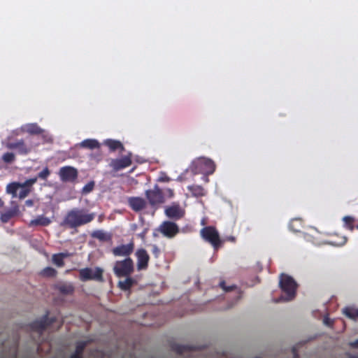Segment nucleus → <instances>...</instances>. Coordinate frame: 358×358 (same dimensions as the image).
Segmentation results:
<instances>
[{"instance_id":"obj_8","label":"nucleus","mask_w":358,"mask_h":358,"mask_svg":"<svg viewBox=\"0 0 358 358\" xmlns=\"http://www.w3.org/2000/svg\"><path fill=\"white\" fill-rule=\"evenodd\" d=\"M165 215L172 220H180L185 215V210L178 203H172L165 208Z\"/></svg>"},{"instance_id":"obj_38","label":"nucleus","mask_w":358,"mask_h":358,"mask_svg":"<svg viewBox=\"0 0 358 358\" xmlns=\"http://www.w3.org/2000/svg\"><path fill=\"white\" fill-rule=\"evenodd\" d=\"M25 205L27 207H32L34 206V201L29 199L25 201Z\"/></svg>"},{"instance_id":"obj_22","label":"nucleus","mask_w":358,"mask_h":358,"mask_svg":"<svg viewBox=\"0 0 358 358\" xmlns=\"http://www.w3.org/2000/svg\"><path fill=\"white\" fill-rule=\"evenodd\" d=\"M104 145H106L111 152L120 150V152L124 150L122 143L116 140L107 139L104 141Z\"/></svg>"},{"instance_id":"obj_17","label":"nucleus","mask_w":358,"mask_h":358,"mask_svg":"<svg viewBox=\"0 0 358 358\" xmlns=\"http://www.w3.org/2000/svg\"><path fill=\"white\" fill-rule=\"evenodd\" d=\"M8 148L16 150L20 155H27L31 151V148H28L23 140L10 142L7 145Z\"/></svg>"},{"instance_id":"obj_13","label":"nucleus","mask_w":358,"mask_h":358,"mask_svg":"<svg viewBox=\"0 0 358 358\" xmlns=\"http://www.w3.org/2000/svg\"><path fill=\"white\" fill-rule=\"evenodd\" d=\"M131 164V154L129 153L120 159H115L111 161L110 166L113 170L117 171L129 166Z\"/></svg>"},{"instance_id":"obj_34","label":"nucleus","mask_w":358,"mask_h":358,"mask_svg":"<svg viewBox=\"0 0 358 358\" xmlns=\"http://www.w3.org/2000/svg\"><path fill=\"white\" fill-rule=\"evenodd\" d=\"M94 186V182H90L87 185H85L83 188V192L85 194L90 193L92 191Z\"/></svg>"},{"instance_id":"obj_39","label":"nucleus","mask_w":358,"mask_h":358,"mask_svg":"<svg viewBox=\"0 0 358 358\" xmlns=\"http://www.w3.org/2000/svg\"><path fill=\"white\" fill-rule=\"evenodd\" d=\"M159 181L161 182H169L170 181V178L169 176H164V177H161L159 178Z\"/></svg>"},{"instance_id":"obj_19","label":"nucleus","mask_w":358,"mask_h":358,"mask_svg":"<svg viewBox=\"0 0 358 358\" xmlns=\"http://www.w3.org/2000/svg\"><path fill=\"white\" fill-rule=\"evenodd\" d=\"M71 257V253L69 252H61L60 253H55L52 256V262L57 267L62 268L64 266V259Z\"/></svg>"},{"instance_id":"obj_31","label":"nucleus","mask_w":358,"mask_h":358,"mask_svg":"<svg viewBox=\"0 0 358 358\" xmlns=\"http://www.w3.org/2000/svg\"><path fill=\"white\" fill-rule=\"evenodd\" d=\"M343 313L350 319L355 320L358 317V309L346 307L343 309Z\"/></svg>"},{"instance_id":"obj_30","label":"nucleus","mask_w":358,"mask_h":358,"mask_svg":"<svg viewBox=\"0 0 358 358\" xmlns=\"http://www.w3.org/2000/svg\"><path fill=\"white\" fill-rule=\"evenodd\" d=\"M16 215L15 210H9L1 215V221L3 223H8Z\"/></svg>"},{"instance_id":"obj_6","label":"nucleus","mask_w":358,"mask_h":358,"mask_svg":"<svg viewBox=\"0 0 358 358\" xmlns=\"http://www.w3.org/2000/svg\"><path fill=\"white\" fill-rule=\"evenodd\" d=\"M201 236L204 241L213 246L214 250L221 248L223 241L220 238V234L215 227L209 226L204 227L201 231Z\"/></svg>"},{"instance_id":"obj_23","label":"nucleus","mask_w":358,"mask_h":358,"mask_svg":"<svg viewBox=\"0 0 358 358\" xmlns=\"http://www.w3.org/2000/svg\"><path fill=\"white\" fill-rule=\"evenodd\" d=\"M187 189L192 193V194L196 197L203 196L206 195V190L201 185H190L187 187Z\"/></svg>"},{"instance_id":"obj_20","label":"nucleus","mask_w":358,"mask_h":358,"mask_svg":"<svg viewBox=\"0 0 358 358\" xmlns=\"http://www.w3.org/2000/svg\"><path fill=\"white\" fill-rule=\"evenodd\" d=\"M51 220L44 215H38L29 223V227H48L51 224Z\"/></svg>"},{"instance_id":"obj_49","label":"nucleus","mask_w":358,"mask_h":358,"mask_svg":"<svg viewBox=\"0 0 358 358\" xmlns=\"http://www.w3.org/2000/svg\"><path fill=\"white\" fill-rule=\"evenodd\" d=\"M257 358H259V357H257Z\"/></svg>"},{"instance_id":"obj_48","label":"nucleus","mask_w":358,"mask_h":358,"mask_svg":"<svg viewBox=\"0 0 358 358\" xmlns=\"http://www.w3.org/2000/svg\"><path fill=\"white\" fill-rule=\"evenodd\" d=\"M356 229L358 230V224L356 226Z\"/></svg>"},{"instance_id":"obj_5","label":"nucleus","mask_w":358,"mask_h":358,"mask_svg":"<svg viewBox=\"0 0 358 358\" xmlns=\"http://www.w3.org/2000/svg\"><path fill=\"white\" fill-rule=\"evenodd\" d=\"M134 270V262L131 257H125L122 260H117L113 267L115 275L118 278L130 275Z\"/></svg>"},{"instance_id":"obj_40","label":"nucleus","mask_w":358,"mask_h":358,"mask_svg":"<svg viewBox=\"0 0 358 358\" xmlns=\"http://www.w3.org/2000/svg\"><path fill=\"white\" fill-rule=\"evenodd\" d=\"M153 252L155 255H157V253L159 252V249L157 248V246L153 248Z\"/></svg>"},{"instance_id":"obj_2","label":"nucleus","mask_w":358,"mask_h":358,"mask_svg":"<svg viewBox=\"0 0 358 358\" xmlns=\"http://www.w3.org/2000/svg\"><path fill=\"white\" fill-rule=\"evenodd\" d=\"M37 178L27 180L24 182H11L6 187L7 193L12 195L13 198L18 197L24 199L31 192V187L36 182Z\"/></svg>"},{"instance_id":"obj_12","label":"nucleus","mask_w":358,"mask_h":358,"mask_svg":"<svg viewBox=\"0 0 358 358\" xmlns=\"http://www.w3.org/2000/svg\"><path fill=\"white\" fill-rule=\"evenodd\" d=\"M138 271L145 270L148 266L149 255L144 249H137L135 252Z\"/></svg>"},{"instance_id":"obj_25","label":"nucleus","mask_w":358,"mask_h":358,"mask_svg":"<svg viewBox=\"0 0 358 358\" xmlns=\"http://www.w3.org/2000/svg\"><path fill=\"white\" fill-rule=\"evenodd\" d=\"M80 146L84 148L93 150L99 148V142L95 139H85L80 143Z\"/></svg>"},{"instance_id":"obj_32","label":"nucleus","mask_w":358,"mask_h":358,"mask_svg":"<svg viewBox=\"0 0 358 358\" xmlns=\"http://www.w3.org/2000/svg\"><path fill=\"white\" fill-rule=\"evenodd\" d=\"M4 162L10 164L15 160V155L13 152H6L2 156Z\"/></svg>"},{"instance_id":"obj_3","label":"nucleus","mask_w":358,"mask_h":358,"mask_svg":"<svg viewBox=\"0 0 358 358\" xmlns=\"http://www.w3.org/2000/svg\"><path fill=\"white\" fill-rule=\"evenodd\" d=\"M279 285L282 291L286 294L285 301L292 300L295 297L298 285L292 276L282 273Z\"/></svg>"},{"instance_id":"obj_10","label":"nucleus","mask_w":358,"mask_h":358,"mask_svg":"<svg viewBox=\"0 0 358 358\" xmlns=\"http://www.w3.org/2000/svg\"><path fill=\"white\" fill-rule=\"evenodd\" d=\"M159 233L168 238H173L180 232V228L171 221H165L159 225Z\"/></svg>"},{"instance_id":"obj_21","label":"nucleus","mask_w":358,"mask_h":358,"mask_svg":"<svg viewBox=\"0 0 358 358\" xmlns=\"http://www.w3.org/2000/svg\"><path fill=\"white\" fill-rule=\"evenodd\" d=\"M124 277L125 278L124 280L118 281L117 286L120 289L127 291L130 289V288L136 283V280L133 278L130 277V275Z\"/></svg>"},{"instance_id":"obj_35","label":"nucleus","mask_w":358,"mask_h":358,"mask_svg":"<svg viewBox=\"0 0 358 358\" xmlns=\"http://www.w3.org/2000/svg\"><path fill=\"white\" fill-rule=\"evenodd\" d=\"M220 286L226 292L231 291L236 287V286L235 285H232L231 286H227L224 280H222L220 282Z\"/></svg>"},{"instance_id":"obj_11","label":"nucleus","mask_w":358,"mask_h":358,"mask_svg":"<svg viewBox=\"0 0 358 358\" xmlns=\"http://www.w3.org/2000/svg\"><path fill=\"white\" fill-rule=\"evenodd\" d=\"M134 248V243L133 241L129 242L125 245H118L113 248L111 252L114 257H124L125 258H130L129 256L132 254Z\"/></svg>"},{"instance_id":"obj_1","label":"nucleus","mask_w":358,"mask_h":358,"mask_svg":"<svg viewBox=\"0 0 358 358\" xmlns=\"http://www.w3.org/2000/svg\"><path fill=\"white\" fill-rule=\"evenodd\" d=\"M95 215V213H88L84 209L73 208L67 213L63 224L71 229H76L90 223Z\"/></svg>"},{"instance_id":"obj_47","label":"nucleus","mask_w":358,"mask_h":358,"mask_svg":"<svg viewBox=\"0 0 358 358\" xmlns=\"http://www.w3.org/2000/svg\"><path fill=\"white\" fill-rule=\"evenodd\" d=\"M206 181L208 182V178L207 177H206Z\"/></svg>"},{"instance_id":"obj_26","label":"nucleus","mask_w":358,"mask_h":358,"mask_svg":"<svg viewBox=\"0 0 358 358\" xmlns=\"http://www.w3.org/2000/svg\"><path fill=\"white\" fill-rule=\"evenodd\" d=\"M194 348L192 346L181 344H173L172 345V350L178 354H183L186 352L191 351Z\"/></svg>"},{"instance_id":"obj_27","label":"nucleus","mask_w":358,"mask_h":358,"mask_svg":"<svg viewBox=\"0 0 358 358\" xmlns=\"http://www.w3.org/2000/svg\"><path fill=\"white\" fill-rule=\"evenodd\" d=\"M86 346L85 341L78 342L76 347V351L72 354L70 358H82L83 350Z\"/></svg>"},{"instance_id":"obj_4","label":"nucleus","mask_w":358,"mask_h":358,"mask_svg":"<svg viewBox=\"0 0 358 358\" xmlns=\"http://www.w3.org/2000/svg\"><path fill=\"white\" fill-rule=\"evenodd\" d=\"M145 196L150 207L155 211L166 201L163 191L155 185L151 189L145 192Z\"/></svg>"},{"instance_id":"obj_33","label":"nucleus","mask_w":358,"mask_h":358,"mask_svg":"<svg viewBox=\"0 0 358 358\" xmlns=\"http://www.w3.org/2000/svg\"><path fill=\"white\" fill-rule=\"evenodd\" d=\"M50 172L48 169V167H45L42 171H41L38 174V178H41L42 180H46L47 178L49 176Z\"/></svg>"},{"instance_id":"obj_36","label":"nucleus","mask_w":358,"mask_h":358,"mask_svg":"<svg viewBox=\"0 0 358 358\" xmlns=\"http://www.w3.org/2000/svg\"><path fill=\"white\" fill-rule=\"evenodd\" d=\"M28 131L34 134H39L41 133V129L37 125H31L29 127Z\"/></svg>"},{"instance_id":"obj_43","label":"nucleus","mask_w":358,"mask_h":358,"mask_svg":"<svg viewBox=\"0 0 358 358\" xmlns=\"http://www.w3.org/2000/svg\"><path fill=\"white\" fill-rule=\"evenodd\" d=\"M346 238H343V241L340 244H345L346 243Z\"/></svg>"},{"instance_id":"obj_46","label":"nucleus","mask_w":358,"mask_h":358,"mask_svg":"<svg viewBox=\"0 0 358 358\" xmlns=\"http://www.w3.org/2000/svg\"><path fill=\"white\" fill-rule=\"evenodd\" d=\"M3 201L0 199V208L3 206Z\"/></svg>"},{"instance_id":"obj_28","label":"nucleus","mask_w":358,"mask_h":358,"mask_svg":"<svg viewBox=\"0 0 358 358\" xmlns=\"http://www.w3.org/2000/svg\"><path fill=\"white\" fill-rule=\"evenodd\" d=\"M343 222L344 228L349 230L350 231H352L355 228H356V227L354 225L355 220L351 216H345L343 218Z\"/></svg>"},{"instance_id":"obj_7","label":"nucleus","mask_w":358,"mask_h":358,"mask_svg":"<svg viewBox=\"0 0 358 358\" xmlns=\"http://www.w3.org/2000/svg\"><path fill=\"white\" fill-rule=\"evenodd\" d=\"M79 278L82 281L89 280H95L97 281H103V269L100 267H96L94 271L90 267H85L79 270Z\"/></svg>"},{"instance_id":"obj_16","label":"nucleus","mask_w":358,"mask_h":358,"mask_svg":"<svg viewBox=\"0 0 358 358\" xmlns=\"http://www.w3.org/2000/svg\"><path fill=\"white\" fill-rule=\"evenodd\" d=\"M198 164L207 175H212L215 171V164L210 159H200L198 162Z\"/></svg>"},{"instance_id":"obj_15","label":"nucleus","mask_w":358,"mask_h":358,"mask_svg":"<svg viewBox=\"0 0 358 358\" xmlns=\"http://www.w3.org/2000/svg\"><path fill=\"white\" fill-rule=\"evenodd\" d=\"M52 319L49 320L48 315H45L40 320H35L30 324V327L32 330L41 333L44 331L51 323Z\"/></svg>"},{"instance_id":"obj_45","label":"nucleus","mask_w":358,"mask_h":358,"mask_svg":"<svg viewBox=\"0 0 358 358\" xmlns=\"http://www.w3.org/2000/svg\"><path fill=\"white\" fill-rule=\"evenodd\" d=\"M350 358H358V355H352Z\"/></svg>"},{"instance_id":"obj_24","label":"nucleus","mask_w":358,"mask_h":358,"mask_svg":"<svg viewBox=\"0 0 358 358\" xmlns=\"http://www.w3.org/2000/svg\"><path fill=\"white\" fill-rule=\"evenodd\" d=\"M91 237L97 239L101 242H106L110 240V236L101 230H96L91 234Z\"/></svg>"},{"instance_id":"obj_18","label":"nucleus","mask_w":358,"mask_h":358,"mask_svg":"<svg viewBox=\"0 0 358 358\" xmlns=\"http://www.w3.org/2000/svg\"><path fill=\"white\" fill-rule=\"evenodd\" d=\"M55 289L64 295L72 294L75 291L73 284L70 282H59L55 284Z\"/></svg>"},{"instance_id":"obj_9","label":"nucleus","mask_w":358,"mask_h":358,"mask_svg":"<svg viewBox=\"0 0 358 358\" xmlns=\"http://www.w3.org/2000/svg\"><path fill=\"white\" fill-rule=\"evenodd\" d=\"M59 176L63 182H73L78 178V171L72 166H63L59 171Z\"/></svg>"},{"instance_id":"obj_29","label":"nucleus","mask_w":358,"mask_h":358,"mask_svg":"<svg viewBox=\"0 0 358 358\" xmlns=\"http://www.w3.org/2000/svg\"><path fill=\"white\" fill-rule=\"evenodd\" d=\"M57 274V271L53 267H45L40 271V275L43 277L52 278Z\"/></svg>"},{"instance_id":"obj_44","label":"nucleus","mask_w":358,"mask_h":358,"mask_svg":"<svg viewBox=\"0 0 358 358\" xmlns=\"http://www.w3.org/2000/svg\"><path fill=\"white\" fill-rule=\"evenodd\" d=\"M281 299H284V297L282 296H280L279 299L276 300V302H278Z\"/></svg>"},{"instance_id":"obj_14","label":"nucleus","mask_w":358,"mask_h":358,"mask_svg":"<svg viewBox=\"0 0 358 358\" xmlns=\"http://www.w3.org/2000/svg\"><path fill=\"white\" fill-rule=\"evenodd\" d=\"M127 202L129 208L136 213L141 212L147 206L146 201L141 197H129Z\"/></svg>"},{"instance_id":"obj_41","label":"nucleus","mask_w":358,"mask_h":358,"mask_svg":"<svg viewBox=\"0 0 358 358\" xmlns=\"http://www.w3.org/2000/svg\"><path fill=\"white\" fill-rule=\"evenodd\" d=\"M103 219V215H100L99 217V219H98L99 222H100V223L102 222Z\"/></svg>"},{"instance_id":"obj_42","label":"nucleus","mask_w":358,"mask_h":358,"mask_svg":"<svg viewBox=\"0 0 358 358\" xmlns=\"http://www.w3.org/2000/svg\"><path fill=\"white\" fill-rule=\"evenodd\" d=\"M352 345L354 347H357L358 346V340L356 341L355 342H354L353 343H352Z\"/></svg>"},{"instance_id":"obj_37","label":"nucleus","mask_w":358,"mask_h":358,"mask_svg":"<svg viewBox=\"0 0 358 358\" xmlns=\"http://www.w3.org/2000/svg\"><path fill=\"white\" fill-rule=\"evenodd\" d=\"M166 194H168V197L173 198L174 196V191L171 189H168L166 190Z\"/></svg>"}]
</instances>
